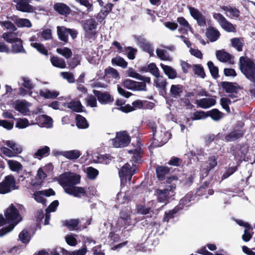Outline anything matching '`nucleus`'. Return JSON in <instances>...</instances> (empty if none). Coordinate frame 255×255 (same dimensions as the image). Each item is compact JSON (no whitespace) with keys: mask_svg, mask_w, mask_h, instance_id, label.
Returning <instances> with one entry per match:
<instances>
[{"mask_svg":"<svg viewBox=\"0 0 255 255\" xmlns=\"http://www.w3.org/2000/svg\"><path fill=\"white\" fill-rule=\"evenodd\" d=\"M80 179L79 175L67 172L59 176L58 182L66 193L80 198L86 194V190L83 187L75 186L80 183Z\"/></svg>","mask_w":255,"mask_h":255,"instance_id":"nucleus-1","label":"nucleus"},{"mask_svg":"<svg viewBox=\"0 0 255 255\" xmlns=\"http://www.w3.org/2000/svg\"><path fill=\"white\" fill-rule=\"evenodd\" d=\"M149 127L152 130L154 139L158 142L157 146H162L171 138V134L166 131L165 129L159 123H150Z\"/></svg>","mask_w":255,"mask_h":255,"instance_id":"nucleus-2","label":"nucleus"},{"mask_svg":"<svg viewBox=\"0 0 255 255\" xmlns=\"http://www.w3.org/2000/svg\"><path fill=\"white\" fill-rule=\"evenodd\" d=\"M175 188L174 185H171L166 186L163 190H156L158 201L166 204L170 200H172L175 195Z\"/></svg>","mask_w":255,"mask_h":255,"instance_id":"nucleus-3","label":"nucleus"},{"mask_svg":"<svg viewBox=\"0 0 255 255\" xmlns=\"http://www.w3.org/2000/svg\"><path fill=\"white\" fill-rule=\"evenodd\" d=\"M18 188L15 178L11 175L5 176L0 183V194H7Z\"/></svg>","mask_w":255,"mask_h":255,"instance_id":"nucleus-4","label":"nucleus"},{"mask_svg":"<svg viewBox=\"0 0 255 255\" xmlns=\"http://www.w3.org/2000/svg\"><path fill=\"white\" fill-rule=\"evenodd\" d=\"M129 142V136L126 131L117 132L116 137L113 139V145L116 148L127 146Z\"/></svg>","mask_w":255,"mask_h":255,"instance_id":"nucleus-5","label":"nucleus"},{"mask_svg":"<svg viewBox=\"0 0 255 255\" xmlns=\"http://www.w3.org/2000/svg\"><path fill=\"white\" fill-rule=\"evenodd\" d=\"M214 18L216 20L221 27L228 32H234L236 31V27L220 13H215L213 14Z\"/></svg>","mask_w":255,"mask_h":255,"instance_id":"nucleus-6","label":"nucleus"},{"mask_svg":"<svg viewBox=\"0 0 255 255\" xmlns=\"http://www.w3.org/2000/svg\"><path fill=\"white\" fill-rule=\"evenodd\" d=\"M130 209L131 208H124L120 212V219L124 223L125 228L134 225L136 222Z\"/></svg>","mask_w":255,"mask_h":255,"instance_id":"nucleus-7","label":"nucleus"},{"mask_svg":"<svg viewBox=\"0 0 255 255\" xmlns=\"http://www.w3.org/2000/svg\"><path fill=\"white\" fill-rule=\"evenodd\" d=\"M146 83L143 81L139 82L128 79L123 81V86L132 91H146L147 90Z\"/></svg>","mask_w":255,"mask_h":255,"instance_id":"nucleus-8","label":"nucleus"},{"mask_svg":"<svg viewBox=\"0 0 255 255\" xmlns=\"http://www.w3.org/2000/svg\"><path fill=\"white\" fill-rule=\"evenodd\" d=\"M93 92L99 102L102 105L110 104L114 102V97L108 92L94 90Z\"/></svg>","mask_w":255,"mask_h":255,"instance_id":"nucleus-9","label":"nucleus"},{"mask_svg":"<svg viewBox=\"0 0 255 255\" xmlns=\"http://www.w3.org/2000/svg\"><path fill=\"white\" fill-rule=\"evenodd\" d=\"M97 22L94 18H89L87 19L84 23V29L86 32L87 36L89 38L93 39L95 37L96 34L95 30L97 28Z\"/></svg>","mask_w":255,"mask_h":255,"instance_id":"nucleus-10","label":"nucleus"},{"mask_svg":"<svg viewBox=\"0 0 255 255\" xmlns=\"http://www.w3.org/2000/svg\"><path fill=\"white\" fill-rule=\"evenodd\" d=\"M31 0H13L16 3V9L23 12H32L34 7L30 4Z\"/></svg>","mask_w":255,"mask_h":255,"instance_id":"nucleus-11","label":"nucleus"},{"mask_svg":"<svg viewBox=\"0 0 255 255\" xmlns=\"http://www.w3.org/2000/svg\"><path fill=\"white\" fill-rule=\"evenodd\" d=\"M188 8L190 15L197 21L198 24L200 26H205L206 21L205 17L203 14L199 10L191 6H188Z\"/></svg>","mask_w":255,"mask_h":255,"instance_id":"nucleus-12","label":"nucleus"},{"mask_svg":"<svg viewBox=\"0 0 255 255\" xmlns=\"http://www.w3.org/2000/svg\"><path fill=\"white\" fill-rule=\"evenodd\" d=\"M216 103V97L211 96L208 98H204L198 100H196L195 104L197 107L202 109H208Z\"/></svg>","mask_w":255,"mask_h":255,"instance_id":"nucleus-13","label":"nucleus"},{"mask_svg":"<svg viewBox=\"0 0 255 255\" xmlns=\"http://www.w3.org/2000/svg\"><path fill=\"white\" fill-rule=\"evenodd\" d=\"M134 38L136 39L137 44L143 51L149 53L150 56L153 55V48L149 42L141 36H135Z\"/></svg>","mask_w":255,"mask_h":255,"instance_id":"nucleus-14","label":"nucleus"},{"mask_svg":"<svg viewBox=\"0 0 255 255\" xmlns=\"http://www.w3.org/2000/svg\"><path fill=\"white\" fill-rule=\"evenodd\" d=\"M32 125H38L41 127H49L52 124V119L46 115H41L36 117L34 120L30 121Z\"/></svg>","mask_w":255,"mask_h":255,"instance_id":"nucleus-15","label":"nucleus"},{"mask_svg":"<svg viewBox=\"0 0 255 255\" xmlns=\"http://www.w3.org/2000/svg\"><path fill=\"white\" fill-rule=\"evenodd\" d=\"M4 215L8 223H17L19 221L18 219L20 215L17 208H6Z\"/></svg>","mask_w":255,"mask_h":255,"instance_id":"nucleus-16","label":"nucleus"},{"mask_svg":"<svg viewBox=\"0 0 255 255\" xmlns=\"http://www.w3.org/2000/svg\"><path fill=\"white\" fill-rule=\"evenodd\" d=\"M217 159L218 156L216 155H212L208 158L206 161V167L203 169L201 171L203 176H207L209 172L217 165Z\"/></svg>","mask_w":255,"mask_h":255,"instance_id":"nucleus-17","label":"nucleus"},{"mask_svg":"<svg viewBox=\"0 0 255 255\" xmlns=\"http://www.w3.org/2000/svg\"><path fill=\"white\" fill-rule=\"evenodd\" d=\"M30 104L25 101L17 100L13 103L14 108L23 115H27L29 112Z\"/></svg>","mask_w":255,"mask_h":255,"instance_id":"nucleus-18","label":"nucleus"},{"mask_svg":"<svg viewBox=\"0 0 255 255\" xmlns=\"http://www.w3.org/2000/svg\"><path fill=\"white\" fill-rule=\"evenodd\" d=\"M21 34L19 32L12 31L4 32L2 34V38L8 43H13L19 39L18 37Z\"/></svg>","mask_w":255,"mask_h":255,"instance_id":"nucleus-19","label":"nucleus"},{"mask_svg":"<svg viewBox=\"0 0 255 255\" xmlns=\"http://www.w3.org/2000/svg\"><path fill=\"white\" fill-rule=\"evenodd\" d=\"M221 86L226 93H237L239 87L236 83H231L229 82H222L221 83Z\"/></svg>","mask_w":255,"mask_h":255,"instance_id":"nucleus-20","label":"nucleus"},{"mask_svg":"<svg viewBox=\"0 0 255 255\" xmlns=\"http://www.w3.org/2000/svg\"><path fill=\"white\" fill-rule=\"evenodd\" d=\"M183 86L180 84L172 85L169 91V95L175 99L179 98L183 93Z\"/></svg>","mask_w":255,"mask_h":255,"instance_id":"nucleus-21","label":"nucleus"},{"mask_svg":"<svg viewBox=\"0 0 255 255\" xmlns=\"http://www.w3.org/2000/svg\"><path fill=\"white\" fill-rule=\"evenodd\" d=\"M11 19L18 27L30 28L32 26L31 22L27 18H18L16 16H13Z\"/></svg>","mask_w":255,"mask_h":255,"instance_id":"nucleus-22","label":"nucleus"},{"mask_svg":"<svg viewBox=\"0 0 255 255\" xmlns=\"http://www.w3.org/2000/svg\"><path fill=\"white\" fill-rule=\"evenodd\" d=\"M206 35L208 39L212 42H215L220 37V32L214 27H209L206 31Z\"/></svg>","mask_w":255,"mask_h":255,"instance_id":"nucleus-23","label":"nucleus"},{"mask_svg":"<svg viewBox=\"0 0 255 255\" xmlns=\"http://www.w3.org/2000/svg\"><path fill=\"white\" fill-rule=\"evenodd\" d=\"M54 9L61 15H67L70 12V8L62 2H57L54 5Z\"/></svg>","mask_w":255,"mask_h":255,"instance_id":"nucleus-24","label":"nucleus"},{"mask_svg":"<svg viewBox=\"0 0 255 255\" xmlns=\"http://www.w3.org/2000/svg\"><path fill=\"white\" fill-rule=\"evenodd\" d=\"M244 133L241 130H234L228 133L225 136L224 140L227 142L234 141L243 136Z\"/></svg>","mask_w":255,"mask_h":255,"instance_id":"nucleus-25","label":"nucleus"},{"mask_svg":"<svg viewBox=\"0 0 255 255\" xmlns=\"http://www.w3.org/2000/svg\"><path fill=\"white\" fill-rule=\"evenodd\" d=\"M155 78L153 81L154 85L160 89L162 92L165 93L167 84L166 79L163 76L160 75Z\"/></svg>","mask_w":255,"mask_h":255,"instance_id":"nucleus-26","label":"nucleus"},{"mask_svg":"<svg viewBox=\"0 0 255 255\" xmlns=\"http://www.w3.org/2000/svg\"><path fill=\"white\" fill-rule=\"evenodd\" d=\"M216 56L218 60L222 62H229L232 63L231 60L232 56L229 53L224 50H217Z\"/></svg>","mask_w":255,"mask_h":255,"instance_id":"nucleus-27","label":"nucleus"},{"mask_svg":"<svg viewBox=\"0 0 255 255\" xmlns=\"http://www.w3.org/2000/svg\"><path fill=\"white\" fill-rule=\"evenodd\" d=\"M64 106L72 110L73 111L78 113L82 112L83 108L81 102L78 100L72 101L70 102L65 103Z\"/></svg>","mask_w":255,"mask_h":255,"instance_id":"nucleus-28","label":"nucleus"},{"mask_svg":"<svg viewBox=\"0 0 255 255\" xmlns=\"http://www.w3.org/2000/svg\"><path fill=\"white\" fill-rule=\"evenodd\" d=\"M160 65L169 79H174L177 77V72L172 67L162 63H161Z\"/></svg>","mask_w":255,"mask_h":255,"instance_id":"nucleus-29","label":"nucleus"},{"mask_svg":"<svg viewBox=\"0 0 255 255\" xmlns=\"http://www.w3.org/2000/svg\"><path fill=\"white\" fill-rule=\"evenodd\" d=\"M57 34L59 39L67 43L68 41V28L64 26H57Z\"/></svg>","mask_w":255,"mask_h":255,"instance_id":"nucleus-30","label":"nucleus"},{"mask_svg":"<svg viewBox=\"0 0 255 255\" xmlns=\"http://www.w3.org/2000/svg\"><path fill=\"white\" fill-rule=\"evenodd\" d=\"M128 75L129 77L141 80L146 83L149 84L151 82L150 78L148 77H145L140 75L132 69H129L128 70Z\"/></svg>","mask_w":255,"mask_h":255,"instance_id":"nucleus-31","label":"nucleus"},{"mask_svg":"<svg viewBox=\"0 0 255 255\" xmlns=\"http://www.w3.org/2000/svg\"><path fill=\"white\" fill-rule=\"evenodd\" d=\"M50 61L52 65L54 67L60 69H64L66 67V62L62 58L57 56H52L50 58Z\"/></svg>","mask_w":255,"mask_h":255,"instance_id":"nucleus-32","label":"nucleus"},{"mask_svg":"<svg viewBox=\"0 0 255 255\" xmlns=\"http://www.w3.org/2000/svg\"><path fill=\"white\" fill-rule=\"evenodd\" d=\"M50 153V148L47 146H44L39 148L34 154L33 157L41 159L43 157L47 156Z\"/></svg>","mask_w":255,"mask_h":255,"instance_id":"nucleus-33","label":"nucleus"},{"mask_svg":"<svg viewBox=\"0 0 255 255\" xmlns=\"http://www.w3.org/2000/svg\"><path fill=\"white\" fill-rule=\"evenodd\" d=\"M63 156L70 160H75L78 158L81 155V153L78 150H71L68 151H64Z\"/></svg>","mask_w":255,"mask_h":255,"instance_id":"nucleus-34","label":"nucleus"},{"mask_svg":"<svg viewBox=\"0 0 255 255\" xmlns=\"http://www.w3.org/2000/svg\"><path fill=\"white\" fill-rule=\"evenodd\" d=\"M39 94L41 97L45 99H55L59 95V93L57 91H50L48 89H44L40 90Z\"/></svg>","mask_w":255,"mask_h":255,"instance_id":"nucleus-35","label":"nucleus"},{"mask_svg":"<svg viewBox=\"0 0 255 255\" xmlns=\"http://www.w3.org/2000/svg\"><path fill=\"white\" fill-rule=\"evenodd\" d=\"M232 46L238 51H242L244 45V41L243 38L235 37L231 39Z\"/></svg>","mask_w":255,"mask_h":255,"instance_id":"nucleus-36","label":"nucleus"},{"mask_svg":"<svg viewBox=\"0 0 255 255\" xmlns=\"http://www.w3.org/2000/svg\"><path fill=\"white\" fill-rule=\"evenodd\" d=\"M4 143L9 148L11 149V150L14 152L15 156L16 154L20 153L22 151V147L13 141L7 140Z\"/></svg>","mask_w":255,"mask_h":255,"instance_id":"nucleus-37","label":"nucleus"},{"mask_svg":"<svg viewBox=\"0 0 255 255\" xmlns=\"http://www.w3.org/2000/svg\"><path fill=\"white\" fill-rule=\"evenodd\" d=\"M12 52L14 53H25V50L23 48L22 45V42L21 39H18V40L13 43L11 47Z\"/></svg>","mask_w":255,"mask_h":255,"instance_id":"nucleus-38","label":"nucleus"},{"mask_svg":"<svg viewBox=\"0 0 255 255\" xmlns=\"http://www.w3.org/2000/svg\"><path fill=\"white\" fill-rule=\"evenodd\" d=\"M207 115L208 117H211V118L215 121L220 120L223 117V114L217 109H214L208 111Z\"/></svg>","mask_w":255,"mask_h":255,"instance_id":"nucleus-39","label":"nucleus"},{"mask_svg":"<svg viewBox=\"0 0 255 255\" xmlns=\"http://www.w3.org/2000/svg\"><path fill=\"white\" fill-rule=\"evenodd\" d=\"M193 200V195L192 194H187L180 200L179 205L189 207L192 205V201Z\"/></svg>","mask_w":255,"mask_h":255,"instance_id":"nucleus-40","label":"nucleus"},{"mask_svg":"<svg viewBox=\"0 0 255 255\" xmlns=\"http://www.w3.org/2000/svg\"><path fill=\"white\" fill-rule=\"evenodd\" d=\"M169 168L166 166H160L156 168V171L157 177L160 180H162L165 175L169 172Z\"/></svg>","mask_w":255,"mask_h":255,"instance_id":"nucleus-41","label":"nucleus"},{"mask_svg":"<svg viewBox=\"0 0 255 255\" xmlns=\"http://www.w3.org/2000/svg\"><path fill=\"white\" fill-rule=\"evenodd\" d=\"M105 78H113L116 79H119L120 78L118 71L112 67H109L105 70Z\"/></svg>","mask_w":255,"mask_h":255,"instance_id":"nucleus-42","label":"nucleus"},{"mask_svg":"<svg viewBox=\"0 0 255 255\" xmlns=\"http://www.w3.org/2000/svg\"><path fill=\"white\" fill-rule=\"evenodd\" d=\"M76 125L80 128H88L89 124L86 119L80 115H77L76 117Z\"/></svg>","mask_w":255,"mask_h":255,"instance_id":"nucleus-43","label":"nucleus"},{"mask_svg":"<svg viewBox=\"0 0 255 255\" xmlns=\"http://www.w3.org/2000/svg\"><path fill=\"white\" fill-rule=\"evenodd\" d=\"M137 52L136 48L131 46L125 47L123 54L127 55L128 57L131 60H133L135 57V54Z\"/></svg>","mask_w":255,"mask_h":255,"instance_id":"nucleus-44","label":"nucleus"},{"mask_svg":"<svg viewBox=\"0 0 255 255\" xmlns=\"http://www.w3.org/2000/svg\"><path fill=\"white\" fill-rule=\"evenodd\" d=\"M7 162L9 169L12 171H18L22 168L21 163L17 161L8 160Z\"/></svg>","mask_w":255,"mask_h":255,"instance_id":"nucleus-45","label":"nucleus"},{"mask_svg":"<svg viewBox=\"0 0 255 255\" xmlns=\"http://www.w3.org/2000/svg\"><path fill=\"white\" fill-rule=\"evenodd\" d=\"M130 165L128 163H126L120 170L119 172L121 177L129 178Z\"/></svg>","mask_w":255,"mask_h":255,"instance_id":"nucleus-46","label":"nucleus"},{"mask_svg":"<svg viewBox=\"0 0 255 255\" xmlns=\"http://www.w3.org/2000/svg\"><path fill=\"white\" fill-rule=\"evenodd\" d=\"M221 8L223 10L229 12L230 15L234 17L237 18L239 16L240 11L236 7H232L231 6L223 5L221 7Z\"/></svg>","mask_w":255,"mask_h":255,"instance_id":"nucleus-47","label":"nucleus"},{"mask_svg":"<svg viewBox=\"0 0 255 255\" xmlns=\"http://www.w3.org/2000/svg\"><path fill=\"white\" fill-rule=\"evenodd\" d=\"M193 70L194 74L198 77L204 78L205 73L203 67L200 64H195L193 65Z\"/></svg>","mask_w":255,"mask_h":255,"instance_id":"nucleus-48","label":"nucleus"},{"mask_svg":"<svg viewBox=\"0 0 255 255\" xmlns=\"http://www.w3.org/2000/svg\"><path fill=\"white\" fill-rule=\"evenodd\" d=\"M156 52L157 56L161 60L164 61H171L172 58L169 55L166 51L163 49H157Z\"/></svg>","mask_w":255,"mask_h":255,"instance_id":"nucleus-49","label":"nucleus"},{"mask_svg":"<svg viewBox=\"0 0 255 255\" xmlns=\"http://www.w3.org/2000/svg\"><path fill=\"white\" fill-rule=\"evenodd\" d=\"M208 117L207 112L197 111L193 113L191 116L192 120H200L205 119Z\"/></svg>","mask_w":255,"mask_h":255,"instance_id":"nucleus-50","label":"nucleus"},{"mask_svg":"<svg viewBox=\"0 0 255 255\" xmlns=\"http://www.w3.org/2000/svg\"><path fill=\"white\" fill-rule=\"evenodd\" d=\"M56 51L58 54L62 55L67 59L70 58L73 54L71 50L67 47L57 48Z\"/></svg>","mask_w":255,"mask_h":255,"instance_id":"nucleus-51","label":"nucleus"},{"mask_svg":"<svg viewBox=\"0 0 255 255\" xmlns=\"http://www.w3.org/2000/svg\"><path fill=\"white\" fill-rule=\"evenodd\" d=\"M30 125H32L26 118H19L17 119L15 127L19 128H24Z\"/></svg>","mask_w":255,"mask_h":255,"instance_id":"nucleus-52","label":"nucleus"},{"mask_svg":"<svg viewBox=\"0 0 255 255\" xmlns=\"http://www.w3.org/2000/svg\"><path fill=\"white\" fill-rule=\"evenodd\" d=\"M112 63L113 64H115L119 66H121L123 68L127 67L128 63L125 60V59L120 56H117L112 60Z\"/></svg>","mask_w":255,"mask_h":255,"instance_id":"nucleus-53","label":"nucleus"},{"mask_svg":"<svg viewBox=\"0 0 255 255\" xmlns=\"http://www.w3.org/2000/svg\"><path fill=\"white\" fill-rule=\"evenodd\" d=\"M147 69V70L146 71L149 72L155 77H158L160 75L159 70L154 63H150Z\"/></svg>","mask_w":255,"mask_h":255,"instance_id":"nucleus-54","label":"nucleus"},{"mask_svg":"<svg viewBox=\"0 0 255 255\" xmlns=\"http://www.w3.org/2000/svg\"><path fill=\"white\" fill-rule=\"evenodd\" d=\"M35 200L39 203H41L43 206H46V201L44 198L43 193L41 191L35 192L33 194Z\"/></svg>","mask_w":255,"mask_h":255,"instance_id":"nucleus-55","label":"nucleus"},{"mask_svg":"<svg viewBox=\"0 0 255 255\" xmlns=\"http://www.w3.org/2000/svg\"><path fill=\"white\" fill-rule=\"evenodd\" d=\"M30 45L32 47L35 48L40 53L45 55H48L47 50L41 43L38 42H32L31 43Z\"/></svg>","mask_w":255,"mask_h":255,"instance_id":"nucleus-56","label":"nucleus"},{"mask_svg":"<svg viewBox=\"0 0 255 255\" xmlns=\"http://www.w3.org/2000/svg\"><path fill=\"white\" fill-rule=\"evenodd\" d=\"M30 45L32 47L35 48L40 53L45 55H48L47 50L41 43L38 42H32L31 43Z\"/></svg>","mask_w":255,"mask_h":255,"instance_id":"nucleus-57","label":"nucleus"},{"mask_svg":"<svg viewBox=\"0 0 255 255\" xmlns=\"http://www.w3.org/2000/svg\"><path fill=\"white\" fill-rule=\"evenodd\" d=\"M136 213L138 214L145 215V218H151L154 213L151 211V208H136Z\"/></svg>","mask_w":255,"mask_h":255,"instance_id":"nucleus-58","label":"nucleus"},{"mask_svg":"<svg viewBox=\"0 0 255 255\" xmlns=\"http://www.w3.org/2000/svg\"><path fill=\"white\" fill-rule=\"evenodd\" d=\"M182 208H180L182 209ZM180 208H173L169 211L168 212H165L163 219V221L168 222L170 219L174 217V215L178 212Z\"/></svg>","mask_w":255,"mask_h":255,"instance_id":"nucleus-59","label":"nucleus"},{"mask_svg":"<svg viewBox=\"0 0 255 255\" xmlns=\"http://www.w3.org/2000/svg\"><path fill=\"white\" fill-rule=\"evenodd\" d=\"M207 65L212 76L215 78H218L219 77L218 68L214 66V63L212 61H209Z\"/></svg>","mask_w":255,"mask_h":255,"instance_id":"nucleus-60","label":"nucleus"},{"mask_svg":"<svg viewBox=\"0 0 255 255\" xmlns=\"http://www.w3.org/2000/svg\"><path fill=\"white\" fill-rule=\"evenodd\" d=\"M79 223V219H71L69 221H66L64 222V225L66 226L69 230H74L77 227Z\"/></svg>","mask_w":255,"mask_h":255,"instance_id":"nucleus-61","label":"nucleus"},{"mask_svg":"<svg viewBox=\"0 0 255 255\" xmlns=\"http://www.w3.org/2000/svg\"><path fill=\"white\" fill-rule=\"evenodd\" d=\"M97 98L94 95H89L86 99L85 101L87 105L91 107H96L97 106Z\"/></svg>","mask_w":255,"mask_h":255,"instance_id":"nucleus-62","label":"nucleus"},{"mask_svg":"<svg viewBox=\"0 0 255 255\" xmlns=\"http://www.w3.org/2000/svg\"><path fill=\"white\" fill-rule=\"evenodd\" d=\"M19 238L20 240L22 242L23 244H27L29 243L30 241V236L29 232L26 231H22L19 234Z\"/></svg>","mask_w":255,"mask_h":255,"instance_id":"nucleus-63","label":"nucleus"},{"mask_svg":"<svg viewBox=\"0 0 255 255\" xmlns=\"http://www.w3.org/2000/svg\"><path fill=\"white\" fill-rule=\"evenodd\" d=\"M0 25L4 27L6 29L13 31H15L17 30L16 26L11 21L6 20L0 21Z\"/></svg>","mask_w":255,"mask_h":255,"instance_id":"nucleus-64","label":"nucleus"}]
</instances>
